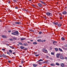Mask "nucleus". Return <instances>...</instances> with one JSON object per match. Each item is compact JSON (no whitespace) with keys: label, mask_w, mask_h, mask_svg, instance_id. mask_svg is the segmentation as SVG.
<instances>
[{"label":"nucleus","mask_w":67,"mask_h":67,"mask_svg":"<svg viewBox=\"0 0 67 67\" xmlns=\"http://www.w3.org/2000/svg\"><path fill=\"white\" fill-rule=\"evenodd\" d=\"M15 23L17 24H20V23L19 22H15Z\"/></svg>","instance_id":"nucleus-20"},{"label":"nucleus","mask_w":67,"mask_h":67,"mask_svg":"<svg viewBox=\"0 0 67 67\" xmlns=\"http://www.w3.org/2000/svg\"><path fill=\"white\" fill-rule=\"evenodd\" d=\"M19 67H22V66H19Z\"/></svg>","instance_id":"nucleus-53"},{"label":"nucleus","mask_w":67,"mask_h":67,"mask_svg":"<svg viewBox=\"0 0 67 67\" xmlns=\"http://www.w3.org/2000/svg\"><path fill=\"white\" fill-rule=\"evenodd\" d=\"M2 56L3 57H5V54H3L2 55Z\"/></svg>","instance_id":"nucleus-31"},{"label":"nucleus","mask_w":67,"mask_h":67,"mask_svg":"<svg viewBox=\"0 0 67 67\" xmlns=\"http://www.w3.org/2000/svg\"><path fill=\"white\" fill-rule=\"evenodd\" d=\"M37 41L38 42H42V40L40 39H39V40H37Z\"/></svg>","instance_id":"nucleus-17"},{"label":"nucleus","mask_w":67,"mask_h":67,"mask_svg":"<svg viewBox=\"0 0 67 67\" xmlns=\"http://www.w3.org/2000/svg\"><path fill=\"white\" fill-rule=\"evenodd\" d=\"M43 67H47L46 66H43Z\"/></svg>","instance_id":"nucleus-59"},{"label":"nucleus","mask_w":67,"mask_h":67,"mask_svg":"<svg viewBox=\"0 0 67 67\" xmlns=\"http://www.w3.org/2000/svg\"><path fill=\"white\" fill-rule=\"evenodd\" d=\"M0 22H2V21L0 20Z\"/></svg>","instance_id":"nucleus-57"},{"label":"nucleus","mask_w":67,"mask_h":67,"mask_svg":"<svg viewBox=\"0 0 67 67\" xmlns=\"http://www.w3.org/2000/svg\"><path fill=\"white\" fill-rule=\"evenodd\" d=\"M60 58L61 59H64V58L63 55H60Z\"/></svg>","instance_id":"nucleus-3"},{"label":"nucleus","mask_w":67,"mask_h":67,"mask_svg":"<svg viewBox=\"0 0 67 67\" xmlns=\"http://www.w3.org/2000/svg\"><path fill=\"white\" fill-rule=\"evenodd\" d=\"M60 54L57 53L56 55V58H60L59 56H60Z\"/></svg>","instance_id":"nucleus-2"},{"label":"nucleus","mask_w":67,"mask_h":67,"mask_svg":"<svg viewBox=\"0 0 67 67\" xmlns=\"http://www.w3.org/2000/svg\"><path fill=\"white\" fill-rule=\"evenodd\" d=\"M2 54H0V57H2Z\"/></svg>","instance_id":"nucleus-38"},{"label":"nucleus","mask_w":67,"mask_h":67,"mask_svg":"<svg viewBox=\"0 0 67 67\" xmlns=\"http://www.w3.org/2000/svg\"><path fill=\"white\" fill-rule=\"evenodd\" d=\"M7 54H8V55H10V53H9L8 52L7 53Z\"/></svg>","instance_id":"nucleus-40"},{"label":"nucleus","mask_w":67,"mask_h":67,"mask_svg":"<svg viewBox=\"0 0 67 67\" xmlns=\"http://www.w3.org/2000/svg\"><path fill=\"white\" fill-rule=\"evenodd\" d=\"M26 38H20V40L21 41H23V40H25Z\"/></svg>","instance_id":"nucleus-6"},{"label":"nucleus","mask_w":67,"mask_h":67,"mask_svg":"<svg viewBox=\"0 0 67 67\" xmlns=\"http://www.w3.org/2000/svg\"><path fill=\"white\" fill-rule=\"evenodd\" d=\"M18 45H19V44H18Z\"/></svg>","instance_id":"nucleus-60"},{"label":"nucleus","mask_w":67,"mask_h":67,"mask_svg":"<svg viewBox=\"0 0 67 67\" xmlns=\"http://www.w3.org/2000/svg\"><path fill=\"white\" fill-rule=\"evenodd\" d=\"M8 3L9 4H10V1H9L8 2Z\"/></svg>","instance_id":"nucleus-45"},{"label":"nucleus","mask_w":67,"mask_h":67,"mask_svg":"<svg viewBox=\"0 0 67 67\" xmlns=\"http://www.w3.org/2000/svg\"><path fill=\"white\" fill-rule=\"evenodd\" d=\"M51 55H55V52H51Z\"/></svg>","instance_id":"nucleus-12"},{"label":"nucleus","mask_w":67,"mask_h":67,"mask_svg":"<svg viewBox=\"0 0 67 67\" xmlns=\"http://www.w3.org/2000/svg\"><path fill=\"white\" fill-rule=\"evenodd\" d=\"M65 47H67V44H65Z\"/></svg>","instance_id":"nucleus-41"},{"label":"nucleus","mask_w":67,"mask_h":67,"mask_svg":"<svg viewBox=\"0 0 67 67\" xmlns=\"http://www.w3.org/2000/svg\"><path fill=\"white\" fill-rule=\"evenodd\" d=\"M15 52H14L13 53V54H15Z\"/></svg>","instance_id":"nucleus-50"},{"label":"nucleus","mask_w":67,"mask_h":67,"mask_svg":"<svg viewBox=\"0 0 67 67\" xmlns=\"http://www.w3.org/2000/svg\"><path fill=\"white\" fill-rule=\"evenodd\" d=\"M59 50L60 51H61V52H63V50L61 49L60 48H59Z\"/></svg>","instance_id":"nucleus-25"},{"label":"nucleus","mask_w":67,"mask_h":67,"mask_svg":"<svg viewBox=\"0 0 67 67\" xmlns=\"http://www.w3.org/2000/svg\"><path fill=\"white\" fill-rule=\"evenodd\" d=\"M62 26V24H58V26L59 27H60V26Z\"/></svg>","instance_id":"nucleus-13"},{"label":"nucleus","mask_w":67,"mask_h":67,"mask_svg":"<svg viewBox=\"0 0 67 67\" xmlns=\"http://www.w3.org/2000/svg\"><path fill=\"white\" fill-rule=\"evenodd\" d=\"M38 64L39 65H41V64H42V62H39Z\"/></svg>","instance_id":"nucleus-35"},{"label":"nucleus","mask_w":67,"mask_h":67,"mask_svg":"<svg viewBox=\"0 0 67 67\" xmlns=\"http://www.w3.org/2000/svg\"><path fill=\"white\" fill-rule=\"evenodd\" d=\"M47 15H49L51 14V13H46Z\"/></svg>","instance_id":"nucleus-10"},{"label":"nucleus","mask_w":67,"mask_h":67,"mask_svg":"<svg viewBox=\"0 0 67 67\" xmlns=\"http://www.w3.org/2000/svg\"><path fill=\"white\" fill-rule=\"evenodd\" d=\"M21 64H23V61H21Z\"/></svg>","instance_id":"nucleus-42"},{"label":"nucleus","mask_w":67,"mask_h":67,"mask_svg":"<svg viewBox=\"0 0 67 67\" xmlns=\"http://www.w3.org/2000/svg\"><path fill=\"white\" fill-rule=\"evenodd\" d=\"M56 64L57 65V66H59V65H60V64H59V63H56Z\"/></svg>","instance_id":"nucleus-22"},{"label":"nucleus","mask_w":67,"mask_h":67,"mask_svg":"<svg viewBox=\"0 0 67 67\" xmlns=\"http://www.w3.org/2000/svg\"><path fill=\"white\" fill-rule=\"evenodd\" d=\"M53 24H55V25H57L58 24V23L57 22V23H55V22H53Z\"/></svg>","instance_id":"nucleus-14"},{"label":"nucleus","mask_w":67,"mask_h":67,"mask_svg":"<svg viewBox=\"0 0 67 67\" xmlns=\"http://www.w3.org/2000/svg\"><path fill=\"white\" fill-rule=\"evenodd\" d=\"M55 49L56 51H57L58 50V49L57 48H55Z\"/></svg>","instance_id":"nucleus-32"},{"label":"nucleus","mask_w":67,"mask_h":67,"mask_svg":"<svg viewBox=\"0 0 67 67\" xmlns=\"http://www.w3.org/2000/svg\"><path fill=\"white\" fill-rule=\"evenodd\" d=\"M13 40H16V38H15V37H13Z\"/></svg>","instance_id":"nucleus-30"},{"label":"nucleus","mask_w":67,"mask_h":67,"mask_svg":"<svg viewBox=\"0 0 67 67\" xmlns=\"http://www.w3.org/2000/svg\"><path fill=\"white\" fill-rule=\"evenodd\" d=\"M27 42V43H30V42Z\"/></svg>","instance_id":"nucleus-54"},{"label":"nucleus","mask_w":67,"mask_h":67,"mask_svg":"<svg viewBox=\"0 0 67 67\" xmlns=\"http://www.w3.org/2000/svg\"><path fill=\"white\" fill-rule=\"evenodd\" d=\"M8 32H9V33H10V32H11V31H8Z\"/></svg>","instance_id":"nucleus-51"},{"label":"nucleus","mask_w":67,"mask_h":67,"mask_svg":"<svg viewBox=\"0 0 67 67\" xmlns=\"http://www.w3.org/2000/svg\"><path fill=\"white\" fill-rule=\"evenodd\" d=\"M29 31H30V32H34V31L31 29H30Z\"/></svg>","instance_id":"nucleus-15"},{"label":"nucleus","mask_w":67,"mask_h":67,"mask_svg":"<svg viewBox=\"0 0 67 67\" xmlns=\"http://www.w3.org/2000/svg\"><path fill=\"white\" fill-rule=\"evenodd\" d=\"M60 65L62 67H64V63H62L60 64Z\"/></svg>","instance_id":"nucleus-8"},{"label":"nucleus","mask_w":67,"mask_h":67,"mask_svg":"<svg viewBox=\"0 0 67 67\" xmlns=\"http://www.w3.org/2000/svg\"><path fill=\"white\" fill-rule=\"evenodd\" d=\"M46 57L47 58H48V59H49L50 58H49V57H48V56H47V55L46 56Z\"/></svg>","instance_id":"nucleus-26"},{"label":"nucleus","mask_w":67,"mask_h":67,"mask_svg":"<svg viewBox=\"0 0 67 67\" xmlns=\"http://www.w3.org/2000/svg\"><path fill=\"white\" fill-rule=\"evenodd\" d=\"M29 0V1H31V0Z\"/></svg>","instance_id":"nucleus-56"},{"label":"nucleus","mask_w":67,"mask_h":67,"mask_svg":"<svg viewBox=\"0 0 67 67\" xmlns=\"http://www.w3.org/2000/svg\"><path fill=\"white\" fill-rule=\"evenodd\" d=\"M57 43V42L56 41H53V44H55V43Z\"/></svg>","instance_id":"nucleus-21"},{"label":"nucleus","mask_w":67,"mask_h":67,"mask_svg":"<svg viewBox=\"0 0 67 67\" xmlns=\"http://www.w3.org/2000/svg\"><path fill=\"white\" fill-rule=\"evenodd\" d=\"M12 35H16V34H15V33H14V32L12 33Z\"/></svg>","instance_id":"nucleus-24"},{"label":"nucleus","mask_w":67,"mask_h":67,"mask_svg":"<svg viewBox=\"0 0 67 67\" xmlns=\"http://www.w3.org/2000/svg\"><path fill=\"white\" fill-rule=\"evenodd\" d=\"M30 41H31V42H33V40H30Z\"/></svg>","instance_id":"nucleus-52"},{"label":"nucleus","mask_w":67,"mask_h":67,"mask_svg":"<svg viewBox=\"0 0 67 67\" xmlns=\"http://www.w3.org/2000/svg\"><path fill=\"white\" fill-rule=\"evenodd\" d=\"M65 38L64 37H62V41H64L65 40Z\"/></svg>","instance_id":"nucleus-23"},{"label":"nucleus","mask_w":67,"mask_h":67,"mask_svg":"<svg viewBox=\"0 0 67 67\" xmlns=\"http://www.w3.org/2000/svg\"><path fill=\"white\" fill-rule=\"evenodd\" d=\"M20 48L21 49H24V47L23 46H21Z\"/></svg>","instance_id":"nucleus-19"},{"label":"nucleus","mask_w":67,"mask_h":67,"mask_svg":"<svg viewBox=\"0 0 67 67\" xmlns=\"http://www.w3.org/2000/svg\"><path fill=\"white\" fill-rule=\"evenodd\" d=\"M15 9H18V7H15Z\"/></svg>","instance_id":"nucleus-44"},{"label":"nucleus","mask_w":67,"mask_h":67,"mask_svg":"<svg viewBox=\"0 0 67 67\" xmlns=\"http://www.w3.org/2000/svg\"><path fill=\"white\" fill-rule=\"evenodd\" d=\"M33 65L34 67H36V66H37V65L36 64H34Z\"/></svg>","instance_id":"nucleus-9"},{"label":"nucleus","mask_w":67,"mask_h":67,"mask_svg":"<svg viewBox=\"0 0 67 67\" xmlns=\"http://www.w3.org/2000/svg\"><path fill=\"white\" fill-rule=\"evenodd\" d=\"M40 2H41V3H42V4H44L45 5H46V4H45V3H44V2L42 1H40Z\"/></svg>","instance_id":"nucleus-7"},{"label":"nucleus","mask_w":67,"mask_h":67,"mask_svg":"<svg viewBox=\"0 0 67 67\" xmlns=\"http://www.w3.org/2000/svg\"><path fill=\"white\" fill-rule=\"evenodd\" d=\"M38 5L39 7H42V5L40 3H38Z\"/></svg>","instance_id":"nucleus-5"},{"label":"nucleus","mask_w":67,"mask_h":67,"mask_svg":"<svg viewBox=\"0 0 67 67\" xmlns=\"http://www.w3.org/2000/svg\"><path fill=\"white\" fill-rule=\"evenodd\" d=\"M32 7H35V5H32Z\"/></svg>","instance_id":"nucleus-46"},{"label":"nucleus","mask_w":67,"mask_h":67,"mask_svg":"<svg viewBox=\"0 0 67 67\" xmlns=\"http://www.w3.org/2000/svg\"><path fill=\"white\" fill-rule=\"evenodd\" d=\"M2 37H3V38H7V36H5L4 35H2Z\"/></svg>","instance_id":"nucleus-16"},{"label":"nucleus","mask_w":67,"mask_h":67,"mask_svg":"<svg viewBox=\"0 0 67 67\" xmlns=\"http://www.w3.org/2000/svg\"><path fill=\"white\" fill-rule=\"evenodd\" d=\"M51 66H55V64H51Z\"/></svg>","instance_id":"nucleus-28"},{"label":"nucleus","mask_w":67,"mask_h":67,"mask_svg":"<svg viewBox=\"0 0 67 67\" xmlns=\"http://www.w3.org/2000/svg\"><path fill=\"white\" fill-rule=\"evenodd\" d=\"M2 51H5V49H2Z\"/></svg>","instance_id":"nucleus-48"},{"label":"nucleus","mask_w":67,"mask_h":67,"mask_svg":"<svg viewBox=\"0 0 67 67\" xmlns=\"http://www.w3.org/2000/svg\"><path fill=\"white\" fill-rule=\"evenodd\" d=\"M14 33L16 35H19V32L17 31H15Z\"/></svg>","instance_id":"nucleus-4"},{"label":"nucleus","mask_w":67,"mask_h":67,"mask_svg":"<svg viewBox=\"0 0 67 67\" xmlns=\"http://www.w3.org/2000/svg\"><path fill=\"white\" fill-rule=\"evenodd\" d=\"M37 43L36 42H34L33 43V44H34V45L37 44Z\"/></svg>","instance_id":"nucleus-27"},{"label":"nucleus","mask_w":67,"mask_h":67,"mask_svg":"<svg viewBox=\"0 0 67 67\" xmlns=\"http://www.w3.org/2000/svg\"><path fill=\"white\" fill-rule=\"evenodd\" d=\"M8 62L9 63H11V61H8Z\"/></svg>","instance_id":"nucleus-47"},{"label":"nucleus","mask_w":67,"mask_h":67,"mask_svg":"<svg viewBox=\"0 0 67 67\" xmlns=\"http://www.w3.org/2000/svg\"><path fill=\"white\" fill-rule=\"evenodd\" d=\"M42 32H39V34H42Z\"/></svg>","instance_id":"nucleus-39"},{"label":"nucleus","mask_w":67,"mask_h":67,"mask_svg":"<svg viewBox=\"0 0 67 67\" xmlns=\"http://www.w3.org/2000/svg\"><path fill=\"white\" fill-rule=\"evenodd\" d=\"M25 49H26L27 50V49H26V48H25Z\"/></svg>","instance_id":"nucleus-55"},{"label":"nucleus","mask_w":67,"mask_h":67,"mask_svg":"<svg viewBox=\"0 0 67 67\" xmlns=\"http://www.w3.org/2000/svg\"><path fill=\"white\" fill-rule=\"evenodd\" d=\"M42 51H43L44 53H48L47 50L45 49H42Z\"/></svg>","instance_id":"nucleus-1"},{"label":"nucleus","mask_w":67,"mask_h":67,"mask_svg":"<svg viewBox=\"0 0 67 67\" xmlns=\"http://www.w3.org/2000/svg\"><path fill=\"white\" fill-rule=\"evenodd\" d=\"M39 56V54H37V55H36V57H37V56Z\"/></svg>","instance_id":"nucleus-37"},{"label":"nucleus","mask_w":67,"mask_h":67,"mask_svg":"<svg viewBox=\"0 0 67 67\" xmlns=\"http://www.w3.org/2000/svg\"><path fill=\"white\" fill-rule=\"evenodd\" d=\"M67 13V12H64L62 13V14H65Z\"/></svg>","instance_id":"nucleus-11"},{"label":"nucleus","mask_w":67,"mask_h":67,"mask_svg":"<svg viewBox=\"0 0 67 67\" xmlns=\"http://www.w3.org/2000/svg\"><path fill=\"white\" fill-rule=\"evenodd\" d=\"M65 59L66 60H67V57H65Z\"/></svg>","instance_id":"nucleus-43"},{"label":"nucleus","mask_w":67,"mask_h":67,"mask_svg":"<svg viewBox=\"0 0 67 67\" xmlns=\"http://www.w3.org/2000/svg\"><path fill=\"white\" fill-rule=\"evenodd\" d=\"M24 45L25 46H26V43H24Z\"/></svg>","instance_id":"nucleus-36"},{"label":"nucleus","mask_w":67,"mask_h":67,"mask_svg":"<svg viewBox=\"0 0 67 67\" xmlns=\"http://www.w3.org/2000/svg\"><path fill=\"white\" fill-rule=\"evenodd\" d=\"M9 52L10 53H12V51L11 50H9Z\"/></svg>","instance_id":"nucleus-29"},{"label":"nucleus","mask_w":67,"mask_h":67,"mask_svg":"<svg viewBox=\"0 0 67 67\" xmlns=\"http://www.w3.org/2000/svg\"><path fill=\"white\" fill-rule=\"evenodd\" d=\"M10 47V48H12V47Z\"/></svg>","instance_id":"nucleus-58"},{"label":"nucleus","mask_w":67,"mask_h":67,"mask_svg":"<svg viewBox=\"0 0 67 67\" xmlns=\"http://www.w3.org/2000/svg\"><path fill=\"white\" fill-rule=\"evenodd\" d=\"M19 44H20V45H22V43L20 42H19Z\"/></svg>","instance_id":"nucleus-34"},{"label":"nucleus","mask_w":67,"mask_h":67,"mask_svg":"<svg viewBox=\"0 0 67 67\" xmlns=\"http://www.w3.org/2000/svg\"><path fill=\"white\" fill-rule=\"evenodd\" d=\"M9 40L10 41H13V39H9Z\"/></svg>","instance_id":"nucleus-33"},{"label":"nucleus","mask_w":67,"mask_h":67,"mask_svg":"<svg viewBox=\"0 0 67 67\" xmlns=\"http://www.w3.org/2000/svg\"><path fill=\"white\" fill-rule=\"evenodd\" d=\"M41 61H43V60L42 59H40L39 60H38V62H41Z\"/></svg>","instance_id":"nucleus-18"},{"label":"nucleus","mask_w":67,"mask_h":67,"mask_svg":"<svg viewBox=\"0 0 67 67\" xmlns=\"http://www.w3.org/2000/svg\"><path fill=\"white\" fill-rule=\"evenodd\" d=\"M45 40H43L42 41V42H45Z\"/></svg>","instance_id":"nucleus-49"}]
</instances>
